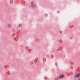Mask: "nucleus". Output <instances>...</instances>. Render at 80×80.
<instances>
[{
	"label": "nucleus",
	"mask_w": 80,
	"mask_h": 80,
	"mask_svg": "<svg viewBox=\"0 0 80 80\" xmlns=\"http://www.w3.org/2000/svg\"><path fill=\"white\" fill-rule=\"evenodd\" d=\"M78 80H80V79H79Z\"/></svg>",
	"instance_id": "obj_3"
},
{
	"label": "nucleus",
	"mask_w": 80,
	"mask_h": 80,
	"mask_svg": "<svg viewBox=\"0 0 80 80\" xmlns=\"http://www.w3.org/2000/svg\"><path fill=\"white\" fill-rule=\"evenodd\" d=\"M60 78H64V76L63 75H61L59 76Z\"/></svg>",
	"instance_id": "obj_2"
},
{
	"label": "nucleus",
	"mask_w": 80,
	"mask_h": 80,
	"mask_svg": "<svg viewBox=\"0 0 80 80\" xmlns=\"http://www.w3.org/2000/svg\"><path fill=\"white\" fill-rule=\"evenodd\" d=\"M80 76V73H79L78 74H77L76 75L75 77H76V78H78V77H79Z\"/></svg>",
	"instance_id": "obj_1"
}]
</instances>
